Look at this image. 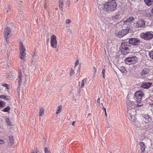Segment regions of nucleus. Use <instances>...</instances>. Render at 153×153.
I'll return each mask as SVG.
<instances>
[{"label":"nucleus","instance_id":"18","mask_svg":"<svg viewBox=\"0 0 153 153\" xmlns=\"http://www.w3.org/2000/svg\"><path fill=\"white\" fill-rule=\"evenodd\" d=\"M120 13H117L116 15L113 17V19L114 20L116 21L117 20L120 19Z\"/></svg>","mask_w":153,"mask_h":153},{"label":"nucleus","instance_id":"46","mask_svg":"<svg viewBox=\"0 0 153 153\" xmlns=\"http://www.w3.org/2000/svg\"><path fill=\"white\" fill-rule=\"evenodd\" d=\"M7 124L8 125H9L10 126H11V125H10V122H8L7 121Z\"/></svg>","mask_w":153,"mask_h":153},{"label":"nucleus","instance_id":"24","mask_svg":"<svg viewBox=\"0 0 153 153\" xmlns=\"http://www.w3.org/2000/svg\"><path fill=\"white\" fill-rule=\"evenodd\" d=\"M44 112V110L42 108H41L39 109V116H41L43 115Z\"/></svg>","mask_w":153,"mask_h":153},{"label":"nucleus","instance_id":"13","mask_svg":"<svg viewBox=\"0 0 153 153\" xmlns=\"http://www.w3.org/2000/svg\"><path fill=\"white\" fill-rule=\"evenodd\" d=\"M140 146V152L141 153H143L145 150L146 146L145 143L143 142H141L139 144Z\"/></svg>","mask_w":153,"mask_h":153},{"label":"nucleus","instance_id":"30","mask_svg":"<svg viewBox=\"0 0 153 153\" xmlns=\"http://www.w3.org/2000/svg\"><path fill=\"white\" fill-rule=\"evenodd\" d=\"M86 80L85 79H83L82 80L81 82V87L82 88L83 87V86H84V83L85 82H86Z\"/></svg>","mask_w":153,"mask_h":153},{"label":"nucleus","instance_id":"27","mask_svg":"<svg viewBox=\"0 0 153 153\" xmlns=\"http://www.w3.org/2000/svg\"><path fill=\"white\" fill-rule=\"evenodd\" d=\"M10 143L11 144V145L12 146L14 143V139L13 137L12 136L9 137Z\"/></svg>","mask_w":153,"mask_h":153},{"label":"nucleus","instance_id":"20","mask_svg":"<svg viewBox=\"0 0 153 153\" xmlns=\"http://www.w3.org/2000/svg\"><path fill=\"white\" fill-rule=\"evenodd\" d=\"M63 0H59V8L62 10L63 9L62 6L63 4Z\"/></svg>","mask_w":153,"mask_h":153},{"label":"nucleus","instance_id":"22","mask_svg":"<svg viewBox=\"0 0 153 153\" xmlns=\"http://www.w3.org/2000/svg\"><path fill=\"white\" fill-rule=\"evenodd\" d=\"M121 72L123 73H126L127 71L124 67H120L119 69Z\"/></svg>","mask_w":153,"mask_h":153},{"label":"nucleus","instance_id":"11","mask_svg":"<svg viewBox=\"0 0 153 153\" xmlns=\"http://www.w3.org/2000/svg\"><path fill=\"white\" fill-rule=\"evenodd\" d=\"M150 72L149 69L147 68H145L141 72V74L143 77L144 78L147 76Z\"/></svg>","mask_w":153,"mask_h":153},{"label":"nucleus","instance_id":"9","mask_svg":"<svg viewBox=\"0 0 153 153\" xmlns=\"http://www.w3.org/2000/svg\"><path fill=\"white\" fill-rule=\"evenodd\" d=\"M11 31L9 27H7L5 28L4 31V37L7 41V39L10 36Z\"/></svg>","mask_w":153,"mask_h":153},{"label":"nucleus","instance_id":"16","mask_svg":"<svg viewBox=\"0 0 153 153\" xmlns=\"http://www.w3.org/2000/svg\"><path fill=\"white\" fill-rule=\"evenodd\" d=\"M37 56L35 55H33L31 58V65H35L36 64V62L37 60Z\"/></svg>","mask_w":153,"mask_h":153},{"label":"nucleus","instance_id":"34","mask_svg":"<svg viewBox=\"0 0 153 153\" xmlns=\"http://www.w3.org/2000/svg\"><path fill=\"white\" fill-rule=\"evenodd\" d=\"M2 85L4 86L7 89H9V84H6V83L4 84H3V85Z\"/></svg>","mask_w":153,"mask_h":153},{"label":"nucleus","instance_id":"47","mask_svg":"<svg viewBox=\"0 0 153 153\" xmlns=\"http://www.w3.org/2000/svg\"><path fill=\"white\" fill-rule=\"evenodd\" d=\"M75 123V122L74 121L72 123V125L74 126V123Z\"/></svg>","mask_w":153,"mask_h":153},{"label":"nucleus","instance_id":"12","mask_svg":"<svg viewBox=\"0 0 153 153\" xmlns=\"http://www.w3.org/2000/svg\"><path fill=\"white\" fill-rule=\"evenodd\" d=\"M136 111L134 108L127 110V113L129 116H131V115H136Z\"/></svg>","mask_w":153,"mask_h":153},{"label":"nucleus","instance_id":"35","mask_svg":"<svg viewBox=\"0 0 153 153\" xmlns=\"http://www.w3.org/2000/svg\"><path fill=\"white\" fill-rule=\"evenodd\" d=\"M71 22V21L70 19H68L65 21V23L67 24H69Z\"/></svg>","mask_w":153,"mask_h":153},{"label":"nucleus","instance_id":"44","mask_svg":"<svg viewBox=\"0 0 153 153\" xmlns=\"http://www.w3.org/2000/svg\"><path fill=\"white\" fill-rule=\"evenodd\" d=\"M4 97H5V95H0V98H2L3 99H4Z\"/></svg>","mask_w":153,"mask_h":153},{"label":"nucleus","instance_id":"40","mask_svg":"<svg viewBox=\"0 0 153 153\" xmlns=\"http://www.w3.org/2000/svg\"><path fill=\"white\" fill-rule=\"evenodd\" d=\"M105 69H103L102 70V74L103 75V77L104 78H105Z\"/></svg>","mask_w":153,"mask_h":153},{"label":"nucleus","instance_id":"14","mask_svg":"<svg viewBox=\"0 0 153 153\" xmlns=\"http://www.w3.org/2000/svg\"><path fill=\"white\" fill-rule=\"evenodd\" d=\"M127 110L134 108V106L133 105V102L128 100L127 101Z\"/></svg>","mask_w":153,"mask_h":153},{"label":"nucleus","instance_id":"29","mask_svg":"<svg viewBox=\"0 0 153 153\" xmlns=\"http://www.w3.org/2000/svg\"><path fill=\"white\" fill-rule=\"evenodd\" d=\"M4 12H5L6 14L8 15L9 14L8 13L10 10V9L8 7H6L4 9Z\"/></svg>","mask_w":153,"mask_h":153},{"label":"nucleus","instance_id":"28","mask_svg":"<svg viewBox=\"0 0 153 153\" xmlns=\"http://www.w3.org/2000/svg\"><path fill=\"white\" fill-rule=\"evenodd\" d=\"M134 18L132 16L130 17L127 19V20H128V21H129L131 23L134 21Z\"/></svg>","mask_w":153,"mask_h":153},{"label":"nucleus","instance_id":"7","mask_svg":"<svg viewBox=\"0 0 153 153\" xmlns=\"http://www.w3.org/2000/svg\"><path fill=\"white\" fill-rule=\"evenodd\" d=\"M128 29H123L121 31H116L115 33L116 35L119 37H121L127 34L128 33Z\"/></svg>","mask_w":153,"mask_h":153},{"label":"nucleus","instance_id":"51","mask_svg":"<svg viewBox=\"0 0 153 153\" xmlns=\"http://www.w3.org/2000/svg\"><path fill=\"white\" fill-rule=\"evenodd\" d=\"M76 0V1H77V2H77L79 0Z\"/></svg>","mask_w":153,"mask_h":153},{"label":"nucleus","instance_id":"49","mask_svg":"<svg viewBox=\"0 0 153 153\" xmlns=\"http://www.w3.org/2000/svg\"><path fill=\"white\" fill-rule=\"evenodd\" d=\"M103 109L105 111H106V108H104V107L103 108Z\"/></svg>","mask_w":153,"mask_h":153},{"label":"nucleus","instance_id":"39","mask_svg":"<svg viewBox=\"0 0 153 153\" xmlns=\"http://www.w3.org/2000/svg\"><path fill=\"white\" fill-rule=\"evenodd\" d=\"M44 151L45 153H50L48 150V148L47 147L45 148Z\"/></svg>","mask_w":153,"mask_h":153},{"label":"nucleus","instance_id":"4","mask_svg":"<svg viewBox=\"0 0 153 153\" xmlns=\"http://www.w3.org/2000/svg\"><path fill=\"white\" fill-rule=\"evenodd\" d=\"M144 94L141 91H137L136 92L134 96V98L137 102H141L142 97Z\"/></svg>","mask_w":153,"mask_h":153},{"label":"nucleus","instance_id":"50","mask_svg":"<svg viewBox=\"0 0 153 153\" xmlns=\"http://www.w3.org/2000/svg\"><path fill=\"white\" fill-rule=\"evenodd\" d=\"M105 115L106 116H107V113H106V111L105 112Z\"/></svg>","mask_w":153,"mask_h":153},{"label":"nucleus","instance_id":"52","mask_svg":"<svg viewBox=\"0 0 153 153\" xmlns=\"http://www.w3.org/2000/svg\"><path fill=\"white\" fill-rule=\"evenodd\" d=\"M33 153H34V152H33Z\"/></svg>","mask_w":153,"mask_h":153},{"label":"nucleus","instance_id":"45","mask_svg":"<svg viewBox=\"0 0 153 153\" xmlns=\"http://www.w3.org/2000/svg\"><path fill=\"white\" fill-rule=\"evenodd\" d=\"M142 105H139V104H136V106H137V107H139V106H142Z\"/></svg>","mask_w":153,"mask_h":153},{"label":"nucleus","instance_id":"48","mask_svg":"<svg viewBox=\"0 0 153 153\" xmlns=\"http://www.w3.org/2000/svg\"><path fill=\"white\" fill-rule=\"evenodd\" d=\"M96 69L95 67H94V71L95 72V73L96 72Z\"/></svg>","mask_w":153,"mask_h":153},{"label":"nucleus","instance_id":"43","mask_svg":"<svg viewBox=\"0 0 153 153\" xmlns=\"http://www.w3.org/2000/svg\"><path fill=\"white\" fill-rule=\"evenodd\" d=\"M79 64V62L78 60H76L75 63V66L78 65Z\"/></svg>","mask_w":153,"mask_h":153},{"label":"nucleus","instance_id":"32","mask_svg":"<svg viewBox=\"0 0 153 153\" xmlns=\"http://www.w3.org/2000/svg\"><path fill=\"white\" fill-rule=\"evenodd\" d=\"M124 24L130 26L131 25V23L129 21H128V20L127 19L126 21L124 22Z\"/></svg>","mask_w":153,"mask_h":153},{"label":"nucleus","instance_id":"25","mask_svg":"<svg viewBox=\"0 0 153 153\" xmlns=\"http://www.w3.org/2000/svg\"><path fill=\"white\" fill-rule=\"evenodd\" d=\"M62 109V106L61 105L59 106L58 107L56 114H58L61 112Z\"/></svg>","mask_w":153,"mask_h":153},{"label":"nucleus","instance_id":"15","mask_svg":"<svg viewBox=\"0 0 153 153\" xmlns=\"http://www.w3.org/2000/svg\"><path fill=\"white\" fill-rule=\"evenodd\" d=\"M152 83L144 82L141 85V87L144 88H148L152 85Z\"/></svg>","mask_w":153,"mask_h":153},{"label":"nucleus","instance_id":"21","mask_svg":"<svg viewBox=\"0 0 153 153\" xmlns=\"http://www.w3.org/2000/svg\"><path fill=\"white\" fill-rule=\"evenodd\" d=\"M23 78H24L23 77H22L21 74H19L18 75V82L19 84H20L22 82V81L23 80Z\"/></svg>","mask_w":153,"mask_h":153},{"label":"nucleus","instance_id":"8","mask_svg":"<svg viewBox=\"0 0 153 153\" xmlns=\"http://www.w3.org/2000/svg\"><path fill=\"white\" fill-rule=\"evenodd\" d=\"M137 59V58L135 56L128 57L125 59V62L127 64H131L132 63H134L135 60Z\"/></svg>","mask_w":153,"mask_h":153},{"label":"nucleus","instance_id":"3","mask_svg":"<svg viewBox=\"0 0 153 153\" xmlns=\"http://www.w3.org/2000/svg\"><path fill=\"white\" fill-rule=\"evenodd\" d=\"M19 50L21 55L20 59L22 60H24L27 56L26 53L25 52L26 49L22 42L20 43Z\"/></svg>","mask_w":153,"mask_h":153},{"label":"nucleus","instance_id":"2","mask_svg":"<svg viewBox=\"0 0 153 153\" xmlns=\"http://www.w3.org/2000/svg\"><path fill=\"white\" fill-rule=\"evenodd\" d=\"M140 36L141 38L144 39L145 40H150L153 38V32L149 31L143 33L141 34Z\"/></svg>","mask_w":153,"mask_h":153},{"label":"nucleus","instance_id":"17","mask_svg":"<svg viewBox=\"0 0 153 153\" xmlns=\"http://www.w3.org/2000/svg\"><path fill=\"white\" fill-rule=\"evenodd\" d=\"M144 118L145 120L146 123H148L149 122H152V120L151 117H149L148 115L146 114L145 115Z\"/></svg>","mask_w":153,"mask_h":153},{"label":"nucleus","instance_id":"31","mask_svg":"<svg viewBox=\"0 0 153 153\" xmlns=\"http://www.w3.org/2000/svg\"><path fill=\"white\" fill-rule=\"evenodd\" d=\"M10 109V108L9 106H7L5 108H4L3 111L4 112H9V110Z\"/></svg>","mask_w":153,"mask_h":153},{"label":"nucleus","instance_id":"6","mask_svg":"<svg viewBox=\"0 0 153 153\" xmlns=\"http://www.w3.org/2000/svg\"><path fill=\"white\" fill-rule=\"evenodd\" d=\"M50 43L51 46L53 48H56L57 46V42L56 36L53 35L50 39Z\"/></svg>","mask_w":153,"mask_h":153},{"label":"nucleus","instance_id":"41","mask_svg":"<svg viewBox=\"0 0 153 153\" xmlns=\"http://www.w3.org/2000/svg\"><path fill=\"white\" fill-rule=\"evenodd\" d=\"M100 102V98H98L97 101V104H96L97 105H99Z\"/></svg>","mask_w":153,"mask_h":153},{"label":"nucleus","instance_id":"38","mask_svg":"<svg viewBox=\"0 0 153 153\" xmlns=\"http://www.w3.org/2000/svg\"><path fill=\"white\" fill-rule=\"evenodd\" d=\"M74 70H71L70 71V75L71 76L73 75V74H74Z\"/></svg>","mask_w":153,"mask_h":153},{"label":"nucleus","instance_id":"19","mask_svg":"<svg viewBox=\"0 0 153 153\" xmlns=\"http://www.w3.org/2000/svg\"><path fill=\"white\" fill-rule=\"evenodd\" d=\"M144 1L146 4L148 6H150L153 2V0H144Z\"/></svg>","mask_w":153,"mask_h":153},{"label":"nucleus","instance_id":"1","mask_svg":"<svg viewBox=\"0 0 153 153\" xmlns=\"http://www.w3.org/2000/svg\"><path fill=\"white\" fill-rule=\"evenodd\" d=\"M116 2L111 1L106 3H102L99 5L98 8L101 12H103L113 11L116 9Z\"/></svg>","mask_w":153,"mask_h":153},{"label":"nucleus","instance_id":"36","mask_svg":"<svg viewBox=\"0 0 153 153\" xmlns=\"http://www.w3.org/2000/svg\"><path fill=\"white\" fill-rule=\"evenodd\" d=\"M5 104V103L4 102H2L0 101V107H3V105H4V107Z\"/></svg>","mask_w":153,"mask_h":153},{"label":"nucleus","instance_id":"26","mask_svg":"<svg viewBox=\"0 0 153 153\" xmlns=\"http://www.w3.org/2000/svg\"><path fill=\"white\" fill-rule=\"evenodd\" d=\"M135 115H131V116H129L130 117L131 120L133 122H135L137 120L136 118L135 117Z\"/></svg>","mask_w":153,"mask_h":153},{"label":"nucleus","instance_id":"33","mask_svg":"<svg viewBox=\"0 0 153 153\" xmlns=\"http://www.w3.org/2000/svg\"><path fill=\"white\" fill-rule=\"evenodd\" d=\"M149 55L150 56V58L151 59H153V51L149 52Z\"/></svg>","mask_w":153,"mask_h":153},{"label":"nucleus","instance_id":"23","mask_svg":"<svg viewBox=\"0 0 153 153\" xmlns=\"http://www.w3.org/2000/svg\"><path fill=\"white\" fill-rule=\"evenodd\" d=\"M126 43H122V48L123 49H124L125 50H127L128 49V48L127 47V46H126Z\"/></svg>","mask_w":153,"mask_h":153},{"label":"nucleus","instance_id":"5","mask_svg":"<svg viewBox=\"0 0 153 153\" xmlns=\"http://www.w3.org/2000/svg\"><path fill=\"white\" fill-rule=\"evenodd\" d=\"M134 26L136 28L144 27L145 26V22L144 19H142L138 20L134 24Z\"/></svg>","mask_w":153,"mask_h":153},{"label":"nucleus","instance_id":"37","mask_svg":"<svg viewBox=\"0 0 153 153\" xmlns=\"http://www.w3.org/2000/svg\"><path fill=\"white\" fill-rule=\"evenodd\" d=\"M4 99L6 100H10V98L8 96H5L4 97Z\"/></svg>","mask_w":153,"mask_h":153},{"label":"nucleus","instance_id":"42","mask_svg":"<svg viewBox=\"0 0 153 153\" xmlns=\"http://www.w3.org/2000/svg\"><path fill=\"white\" fill-rule=\"evenodd\" d=\"M4 140H0V144H3L4 143Z\"/></svg>","mask_w":153,"mask_h":153},{"label":"nucleus","instance_id":"10","mask_svg":"<svg viewBox=\"0 0 153 153\" xmlns=\"http://www.w3.org/2000/svg\"><path fill=\"white\" fill-rule=\"evenodd\" d=\"M128 42L130 44L134 45H138L141 42L137 38H132L129 39Z\"/></svg>","mask_w":153,"mask_h":153}]
</instances>
